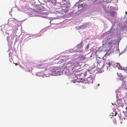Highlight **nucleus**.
Listing matches in <instances>:
<instances>
[{
    "instance_id": "aec40b11",
    "label": "nucleus",
    "mask_w": 127,
    "mask_h": 127,
    "mask_svg": "<svg viewBox=\"0 0 127 127\" xmlns=\"http://www.w3.org/2000/svg\"><path fill=\"white\" fill-rule=\"evenodd\" d=\"M83 51V50H82V51H81V52H82V51Z\"/></svg>"
},
{
    "instance_id": "9b49d317",
    "label": "nucleus",
    "mask_w": 127,
    "mask_h": 127,
    "mask_svg": "<svg viewBox=\"0 0 127 127\" xmlns=\"http://www.w3.org/2000/svg\"><path fill=\"white\" fill-rule=\"evenodd\" d=\"M64 6L65 7V8H68V6L67 5V4H64Z\"/></svg>"
},
{
    "instance_id": "7ed1b4c3",
    "label": "nucleus",
    "mask_w": 127,
    "mask_h": 127,
    "mask_svg": "<svg viewBox=\"0 0 127 127\" xmlns=\"http://www.w3.org/2000/svg\"><path fill=\"white\" fill-rule=\"evenodd\" d=\"M117 13L115 11H111L108 13V16L110 15L111 17H114V15L116 14Z\"/></svg>"
},
{
    "instance_id": "dca6fc26",
    "label": "nucleus",
    "mask_w": 127,
    "mask_h": 127,
    "mask_svg": "<svg viewBox=\"0 0 127 127\" xmlns=\"http://www.w3.org/2000/svg\"><path fill=\"white\" fill-rule=\"evenodd\" d=\"M117 113L116 112H115V114L114 115V116H116V115H117Z\"/></svg>"
},
{
    "instance_id": "0eeeda50",
    "label": "nucleus",
    "mask_w": 127,
    "mask_h": 127,
    "mask_svg": "<svg viewBox=\"0 0 127 127\" xmlns=\"http://www.w3.org/2000/svg\"><path fill=\"white\" fill-rule=\"evenodd\" d=\"M86 58L85 56L82 55H80L79 57V58L81 60H83Z\"/></svg>"
},
{
    "instance_id": "9d476101",
    "label": "nucleus",
    "mask_w": 127,
    "mask_h": 127,
    "mask_svg": "<svg viewBox=\"0 0 127 127\" xmlns=\"http://www.w3.org/2000/svg\"><path fill=\"white\" fill-rule=\"evenodd\" d=\"M102 61H97V63L98 64H99L100 65V64L101 63Z\"/></svg>"
},
{
    "instance_id": "39448f33",
    "label": "nucleus",
    "mask_w": 127,
    "mask_h": 127,
    "mask_svg": "<svg viewBox=\"0 0 127 127\" xmlns=\"http://www.w3.org/2000/svg\"><path fill=\"white\" fill-rule=\"evenodd\" d=\"M83 45V42L81 41L80 43L78 44L77 45V47L78 49H80L82 48Z\"/></svg>"
},
{
    "instance_id": "f8f14e48",
    "label": "nucleus",
    "mask_w": 127,
    "mask_h": 127,
    "mask_svg": "<svg viewBox=\"0 0 127 127\" xmlns=\"http://www.w3.org/2000/svg\"><path fill=\"white\" fill-rule=\"evenodd\" d=\"M76 81H77L75 79L72 80V82L74 83H75Z\"/></svg>"
},
{
    "instance_id": "1a4fd4ad",
    "label": "nucleus",
    "mask_w": 127,
    "mask_h": 127,
    "mask_svg": "<svg viewBox=\"0 0 127 127\" xmlns=\"http://www.w3.org/2000/svg\"><path fill=\"white\" fill-rule=\"evenodd\" d=\"M56 6H58L59 7H60L61 6V4L60 3H58L57 4V2L56 1Z\"/></svg>"
},
{
    "instance_id": "ddd939ff",
    "label": "nucleus",
    "mask_w": 127,
    "mask_h": 127,
    "mask_svg": "<svg viewBox=\"0 0 127 127\" xmlns=\"http://www.w3.org/2000/svg\"><path fill=\"white\" fill-rule=\"evenodd\" d=\"M112 63L111 62H110L108 63V64L109 66H110L111 65V64H112Z\"/></svg>"
},
{
    "instance_id": "f03ea898",
    "label": "nucleus",
    "mask_w": 127,
    "mask_h": 127,
    "mask_svg": "<svg viewBox=\"0 0 127 127\" xmlns=\"http://www.w3.org/2000/svg\"><path fill=\"white\" fill-rule=\"evenodd\" d=\"M87 75V73L86 72H85L84 73H82L79 74L78 76L79 77V78L80 79L83 80Z\"/></svg>"
},
{
    "instance_id": "f3484780",
    "label": "nucleus",
    "mask_w": 127,
    "mask_h": 127,
    "mask_svg": "<svg viewBox=\"0 0 127 127\" xmlns=\"http://www.w3.org/2000/svg\"><path fill=\"white\" fill-rule=\"evenodd\" d=\"M18 64H17V63H15V65H17Z\"/></svg>"
},
{
    "instance_id": "2eb2a0df",
    "label": "nucleus",
    "mask_w": 127,
    "mask_h": 127,
    "mask_svg": "<svg viewBox=\"0 0 127 127\" xmlns=\"http://www.w3.org/2000/svg\"><path fill=\"white\" fill-rule=\"evenodd\" d=\"M41 64H39V65H37V66L38 67H39V66H41Z\"/></svg>"
},
{
    "instance_id": "4468645a",
    "label": "nucleus",
    "mask_w": 127,
    "mask_h": 127,
    "mask_svg": "<svg viewBox=\"0 0 127 127\" xmlns=\"http://www.w3.org/2000/svg\"><path fill=\"white\" fill-rule=\"evenodd\" d=\"M89 44H88L87 46H86V48H87V49H88L89 48Z\"/></svg>"
},
{
    "instance_id": "5701e85b",
    "label": "nucleus",
    "mask_w": 127,
    "mask_h": 127,
    "mask_svg": "<svg viewBox=\"0 0 127 127\" xmlns=\"http://www.w3.org/2000/svg\"><path fill=\"white\" fill-rule=\"evenodd\" d=\"M99 59H100V58H98Z\"/></svg>"
},
{
    "instance_id": "b1692460",
    "label": "nucleus",
    "mask_w": 127,
    "mask_h": 127,
    "mask_svg": "<svg viewBox=\"0 0 127 127\" xmlns=\"http://www.w3.org/2000/svg\"><path fill=\"white\" fill-rule=\"evenodd\" d=\"M119 65V66H120V65Z\"/></svg>"
},
{
    "instance_id": "f257e3e1",
    "label": "nucleus",
    "mask_w": 127,
    "mask_h": 127,
    "mask_svg": "<svg viewBox=\"0 0 127 127\" xmlns=\"http://www.w3.org/2000/svg\"><path fill=\"white\" fill-rule=\"evenodd\" d=\"M94 79V78L92 77L91 76L88 77L87 79H85V81L86 80L87 81V82H86V83H88L89 84L92 83H93V81Z\"/></svg>"
},
{
    "instance_id": "20e7f679",
    "label": "nucleus",
    "mask_w": 127,
    "mask_h": 127,
    "mask_svg": "<svg viewBox=\"0 0 127 127\" xmlns=\"http://www.w3.org/2000/svg\"><path fill=\"white\" fill-rule=\"evenodd\" d=\"M118 95H117L116 98H117V104H121L122 102V101L121 99H119L118 98Z\"/></svg>"
},
{
    "instance_id": "6e6552de",
    "label": "nucleus",
    "mask_w": 127,
    "mask_h": 127,
    "mask_svg": "<svg viewBox=\"0 0 127 127\" xmlns=\"http://www.w3.org/2000/svg\"><path fill=\"white\" fill-rule=\"evenodd\" d=\"M119 78L121 80H123L124 78V77L123 75H121L119 76Z\"/></svg>"
},
{
    "instance_id": "6ab92c4d",
    "label": "nucleus",
    "mask_w": 127,
    "mask_h": 127,
    "mask_svg": "<svg viewBox=\"0 0 127 127\" xmlns=\"http://www.w3.org/2000/svg\"><path fill=\"white\" fill-rule=\"evenodd\" d=\"M99 84H98L97 85L98 86H99Z\"/></svg>"
},
{
    "instance_id": "4be33fe9",
    "label": "nucleus",
    "mask_w": 127,
    "mask_h": 127,
    "mask_svg": "<svg viewBox=\"0 0 127 127\" xmlns=\"http://www.w3.org/2000/svg\"><path fill=\"white\" fill-rule=\"evenodd\" d=\"M126 109H127V107H126Z\"/></svg>"
},
{
    "instance_id": "412c9836",
    "label": "nucleus",
    "mask_w": 127,
    "mask_h": 127,
    "mask_svg": "<svg viewBox=\"0 0 127 127\" xmlns=\"http://www.w3.org/2000/svg\"><path fill=\"white\" fill-rule=\"evenodd\" d=\"M38 9H39V10H41L40 9H39V8H38Z\"/></svg>"
},
{
    "instance_id": "a211bd4d",
    "label": "nucleus",
    "mask_w": 127,
    "mask_h": 127,
    "mask_svg": "<svg viewBox=\"0 0 127 127\" xmlns=\"http://www.w3.org/2000/svg\"><path fill=\"white\" fill-rule=\"evenodd\" d=\"M125 13L126 14H127V12L126 11L125 12Z\"/></svg>"
},
{
    "instance_id": "423d86ee",
    "label": "nucleus",
    "mask_w": 127,
    "mask_h": 127,
    "mask_svg": "<svg viewBox=\"0 0 127 127\" xmlns=\"http://www.w3.org/2000/svg\"><path fill=\"white\" fill-rule=\"evenodd\" d=\"M60 72L59 71H55V72H52V74L55 75V76H56V75H58L60 74Z\"/></svg>"
}]
</instances>
